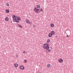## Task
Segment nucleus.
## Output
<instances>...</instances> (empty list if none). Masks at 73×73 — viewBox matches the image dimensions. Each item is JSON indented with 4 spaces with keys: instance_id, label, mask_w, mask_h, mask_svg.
Masks as SVG:
<instances>
[{
    "instance_id": "1",
    "label": "nucleus",
    "mask_w": 73,
    "mask_h": 73,
    "mask_svg": "<svg viewBox=\"0 0 73 73\" xmlns=\"http://www.w3.org/2000/svg\"><path fill=\"white\" fill-rule=\"evenodd\" d=\"M43 48L44 49H46L47 50H48L49 49V47H48V48L46 46V44L45 43L43 44Z\"/></svg>"
},
{
    "instance_id": "2",
    "label": "nucleus",
    "mask_w": 73,
    "mask_h": 73,
    "mask_svg": "<svg viewBox=\"0 0 73 73\" xmlns=\"http://www.w3.org/2000/svg\"><path fill=\"white\" fill-rule=\"evenodd\" d=\"M17 19L16 20L15 22H16V23H18L19 22V21L20 20L21 18L20 17H18Z\"/></svg>"
},
{
    "instance_id": "3",
    "label": "nucleus",
    "mask_w": 73,
    "mask_h": 73,
    "mask_svg": "<svg viewBox=\"0 0 73 73\" xmlns=\"http://www.w3.org/2000/svg\"><path fill=\"white\" fill-rule=\"evenodd\" d=\"M40 9H37L35 7V8L34 9V11H35V12H38V11H39V10Z\"/></svg>"
},
{
    "instance_id": "4",
    "label": "nucleus",
    "mask_w": 73,
    "mask_h": 73,
    "mask_svg": "<svg viewBox=\"0 0 73 73\" xmlns=\"http://www.w3.org/2000/svg\"><path fill=\"white\" fill-rule=\"evenodd\" d=\"M20 68L21 69H22V70H23L24 69V67L23 66H21L20 67Z\"/></svg>"
},
{
    "instance_id": "5",
    "label": "nucleus",
    "mask_w": 73,
    "mask_h": 73,
    "mask_svg": "<svg viewBox=\"0 0 73 73\" xmlns=\"http://www.w3.org/2000/svg\"><path fill=\"white\" fill-rule=\"evenodd\" d=\"M63 61V60H62L61 58L59 60V62H62Z\"/></svg>"
},
{
    "instance_id": "6",
    "label": "nucleus",
    "mask_w": 73,
    "mask_h": 73,
    "mask_svg": "<svg viewBox=\"0 0 73 73\" xmlns=\"http://www.w3.org/2000/svg\"><path fill=\"white\" fill-rule=\"evenodd\" d=\"M12 17L13 18V19H15V18H17V17L15 16V15H12Z\"/></svg>"
},
{
    "instance_id": "7",
    "label": "nucleus",
    "mask_w": 73,
    "mask_h": 73,
    "mask_svg": "<svg viewBox=\"0 0 73 73\" xmlns=\"http://www.w3.org/2000/svg\"><path fill=\"white\" fill-rule=\"evenodd\" d=\"M16 18H13V22H16Z\"/></svg>"
},
{
    "instance_id": "8",
    "label": "nucleus",
    "mask_w": 73,
    "mask_h": 73,
    "mask_svg": "<svg viewBox=\"0 0 73 73\" xmlns=\"http://www.w3.org/2000/svg\"><path fill=\"white\" fill-rule=\"evenodd\" d=\"M52 36V35L51 33H49L48 35V37H51Z\"/></svg>"
},
{
    "instance_id": "9",
    "label": "nucleus",
    "mask_w": 73,
    "mask_h": 73,
    "mask_svg": "<svg viewBox=\"0 0 73 73\" xmlns=\"http://www.w3.org/2000/svg\"><path fill=\"white\" fill-rule=\"evenodd\" d=\"M15 66L16 67V68H17V66H18V64L17 63H15Z\"/></svg>"
},
{
    "instance_id": "10",
    "label": "nucleus",
    "mask_w": 73,
    "mask_h": 73,
    "mask_svg": "<svg viewBox=\"0 0 73 73\" xmlns=\"http://www.w3.org/2000/svg\"><path fill=\"white\" fill-rule=\"evenodd\" d=\"M50 26L51 27H54V25L53 24H51L50 25Z\"/></svg>"
},
{
    "instance_id": "11",
    "label": "nucleus",
    "mask_w": 73,
    "mask_h": 73,
    "mask_svg": "<svg viewBox=\"0 0 73 73\" xmlns=\"http://www.w3.org/2000/svg\"><path fill=\"white\" fill-rule=\"evenodd\" d=\"M5 20L6 21H8V20H9V18L8 17H7L5 18Z\"/></svg>"
},
{
    "instance_id": "12",
    "label": "nucleus",
    "mask_w": 73,
    "mask_h": 73,
    "mask_svg": "<svg viewBox=\"0 0 73 73\" xmlns=\"http://www.w3.org/2000/svg\"><path fill=\"white\" fill-rule=\"evenodd\" d=\"M51 34H52V35H54V34L55 33L54 32V31H52L51 32Z\"/></svg>"
},
{
    "instance_id": "13",
    "label": "nucleus",
    "mask_w": 73,
    "mask_h": 73,
    "mask_svg": "<svg viewBox=\"0 0 73 73\" xmlns=\"http://www.w3.org/2000/svg\"><path fill=\"white\" fill-rule=\"evenodd\" d=\"M26 22L27 24H29V20H27L26 21Z\"/></svg>"
},
{
    "instance_id": "14",
    "label": "nucleus",
    "mask_w": 73,
    "mask_h": 73,
    "mask_svg": "<svg viewBox=\"0 0 73 73\" xmlns=\"http://www.w3.org/2000/svg\"><path fill=\"white\" fill-rule=\"evenodd\" d=\"M37 7L38 8H40V5H37Z\"/></svg>"
},
{
    "instance_id": "15",
    "label": "nucleus",
    "mask_w": 73,
    "mask_h": 73,
    "mask_svg": "<svg viewBox=\"0 0 73 73\" xmlns=\"http://www.w3.org/2000/svg\"><path fill=\"white\" fill-rule=\"evenodd\" d=\"M7 13H9V10L8 9H7L6 10Z\"/></svg>"
},
{
    "instance_id": "16",
    "label": "nucleus",
    "mask_w": 73,
    "mask_h": 73,
    "mask_svg": "<svg viewBox=\"0 0 73 73\" xmlns=\"http://www.w3.org/2000/svg\"><path fill=\"white\" fill-rule=\"evenodd\" d=\"M50 39H48V40L47 42L48 43H49V42H50Z\"/></svg>"
},
{
    "instance_id": "17",
    "label": "nucleus",
    "mask_w": 73,
    "mask_h": 73,
    "mask_svg": "<svg viewBox=\"0 0 73 73\" xmlns=\"http://www.w3.org/2000/svg\"><path fill=\"white\" fill-rule=\"evenodd\" d=\"M46 46H47V48H48V47H49V44H48L47 43H46Z\"/></svg>"
},
{
    "instance_id": "18",
    "label": "nucleus",
    "mask_w": 73,
    "mask_h": 73,
    "mask_svg": "<svg viewBox=\"0 0 73 73\" xmlns=\"http://www.w3.org/2000/svg\"><path fill=\"white\" fill-rule=\"evenodd\" d=\"M50 64H48L47 65V67H50Z\"/></svg>"
},
{
    "instance_id": "19",
    "label": "nucleus",
    "mask_w": 73,
    "mask_h": 73,
    "mask_svg": "<svg viewBox=\"0 0 73 73\" xmlns=\"http://www.w3.org/2000/svg\"><path fill=\"white\" fill-rule=\"evenodd\" d=\"M18 25L19 26V27H20V28H22V27H22V26H21V25H19V24H18Z\"/></svg>"
},
{
    "instance_id": "20",
    "label": "nucleus",
    "mask_w": 73,
    "mask_h": 73,
    "mask_svg": "<svg viewBox=\"0 0 73 73\" xmlns=\"http://www.w3.org/2000/svg\"><path fill=\"white\" fill-rule=\"evenodd\" d=\"M16 57H17V58L18 57V55H17V54H16Z\"/></svg>"
},
{
    "instance_id": "21",
    "label": "nucleus",
    "mask_w": 73,
    "mask_h": 73,
    "mask_svg": "<svg viewBox=\"0 0 73 73\" xmlns=\"http://www.w3.org/2000/svg\"><path fill=\"white\" fill-rule=\"evenodd\" d=\"M36 25H33V27H34V28H35L36 27Z\"/></svg>"
},
{
    "instance_id": "22",
    "label": "nucleus",
    "mask_w": 73,
    "mask_h": 73,
    "mask_svg": "<svg viewBox=\"0 0 73 73\" xmlns=\"http://www.w3.org/2000/svg\"><path fill=\"white\" fill-rule=\"evenodd\" d=\"M51 51V50L50 49H48V52H50Z\"/></svg>"
},
{
    "instance_id": "23",
    "label": "nucleus",
    "mask_w": 73,
    "mask_h": 73,
    "mask_svg": "<svg viewBox=\"0 0 73 73\" xmlns=\"http://www.w3.org/2000/svg\"><path fill=\"white\" fill-rule=\"evenodd\" d=\"M25 62H27V61L26 60H24Z\"/></svg>"
},
{
    "instance_id": "24",
    "label": "nucleus",
    "mask_w": 73,
    "mask_h": 73,
    "mask_svg": "<svg viewBox=\"0 0 73 73\" xmlns=\"http://www.w3.org/2000/svg\"><path fill=\"white\" fill-rule=\"evenodd\" d=\"M40 11H41V12H42V11H43V9H40Z\"/></svg>"
},
{
    "instance_id": "25",
    "label": "nucleus",
    "mask_w": 73,
    "mask_h": 73,
    "mask_svg": "<svg viewBox=\"0 0 73 73\" xmlns=\"http://www.w3.org/2000/svg\"><path fill=\"white\" fill-rule=\"evenodd\" d=\"M6 5H7V6H9V3H7L6 4Z\"/></svg>"
},
{
    "instance_id": "26",
    "label": "nucleus",
    "mask_w": 73,
    "mask_h": 73,
    "mask_svg": "<svg viewBox=\"0 0 73 73\" xmlns=\"http://www.w3.org/2000/svg\"><path fill=\"white\" fill-rule=\"evenodd\" d=\"M23 53H26V52L25 51H24L23 52Z\"/></svg>"
},
{
    "instance_id": "27",
    "label": "nucleus",
    "mask_w": 73,
    "mask_h": 73,
    "mask_svg": "<svg viewBox=\"0 0 73 73\" xmlns=\"http://www.w3.org/2000/svg\"><path fill=\"white\" fill-rule=\"evenodd\" d=\"M29 24H30V25H31V24H32V23H31V22H29Z\"/></svg>"
},
{
    "instance_id": "28",
    "label": "nucleus",
    "mask_w": 73,
    "mask_h": 73,
    "mask_svg": "<svg viewBox=\"0 0 73 73\" xmlns=\"http://www.w3.org/2000/svg\"><path fill=\"white\" fill-rule=\"evenodd\" d=\"M67 36V37H68V35H66Z\"/></svg>"
},
{
    "instance_id": "29",
    "label": "nucleus",
    "mask_w": 73,
    "mask_h": 73,
    "mask_svg": "<svg viewBox=\"0 0 73 73\" xmlns=\"http://www.w3.org/2000/svg\"><path fill=\"white\" fill-rule=\"evenodd\" d=\"M42 73L41 72H39V73Z\"/></svg>"
},
{
    "instance_id": "30",
    "label": "nucleus",
    "mask_w": 73,
    "mask_h": 73,
    "mask_svg": "<svg viewBox=\"0 0 73 73\" xmlns=\"http://www.w3.org/2000/svg\"><path fill=\"white\" fill-rule=\"evenodd\" d=\"M56 37H57V36H56Z\"/></svg>"
},
{
    "instance_id": "31",
    "label": "nucleus",
    "mask_w": 73,
    "mask_h": 73,
    "mask_svg": "<svg viewBox=\"0 0 73 73\" xmlns=\"http://www.w3.org/2000/svg\"><path fill=\"white\" fill-rule=\"evenodd\" d=\"M12 22L11 21V23H12Z\"/></svg>"
}]
</instances>
